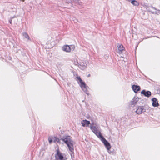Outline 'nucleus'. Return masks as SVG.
I'll return each mask as SVG.
<instances>
[{
    "label": "nucleus",
    "mask_w": 160,
    "mask_h": 160,
    "mask_svg": "<svg viewBox=\"0 0 160 160\" xmlns=\"http://www.w3.org/2000/svg\"><path fill=\"white\" fill-rule=\"evenodd\" d=\"M77 79L79 81L80 83V86L82 90L88 95H89V93L87 90V88H88V86H87L85 83L83 82L81 79L80 76L77 77Z\"/></svg>",
    "instance_id": "f03ea898"
},
{
    "label": "nucleus",
    "mask_w": 160,
    "mask_h": 160,
    "mask_svg": "<svg viewBox=\"0 0 160 160\" xmlns=\"http://www.w3.org/2000/svg\"><path fill=\"white\" fill-rule=\"evenodd\" d=\"M139 98L136 96H135L130 102L131 106H134L138 101Z\"/></svg>",
    "instance_id": "423d86ee"
},
{
    "label": "nucleus",
    "mask_w": 160,
    "mask_h": 160,
    "mask_svg": "<svg viewBox=\"0 0 160 160\" xmlns=\"http://www.w3.org/2000/svg\"><path fill=\"white\" fill-rule=\"evenodd\" d=\"M23 37H24L25 38L28 39V40H30V38L29 35H28L27 33L26 32H23L22 34Z\"/></svg>",
    "instance_id": "f3484780"
},
{
    "label": "nucleus",
    "mask_w": 160,
    "mask_h": 160,
    "mask_svg": "<svg viewBox=\"0 0 160 160\" xmlns=\"http://www.w3.org/2000/svg\"><path fill=\"white\" fill-rule=\"evenodd\" d=\"M100 139L103 143L104 145L107 149L108 151L110 150L111 148V146L110 143L106 140V139L103 137L102 136Z\"/></svg>",
    "instance_id": "20e7f679"
},
{
    "label": "nucleus",
    "mask_w": 160,
    "mask_h": 160,
    "mask_svg": "<svg viewBox=\"0 0 160 160\" xmlns=\"http://www.w3.org/2000/svg\"><path fill=\"white\" fill-rule=\"evenodd\" d=\"M74 1H75L76 2H78L79 0H73Z\"/></svg>",
    "instance_id": "bb28decb"
},
{
    "label": "nucleus",
    "mask_w": 160,
    "mask_h": 160,
    "mask_svg": "<svg viewBox=\"0 0 160 160\" xmlns=\"http://www.w3.org/2000/svg\"><path fill=\"white\" fill-rule=\"evenodd\" d=\"M73 63L75 65L79 67V63L78 62L77 60H75Z\"/></svg>",
    "instance_id": "a211bd4d"
},
{
    "label": "nucleus",
    "mask_w": 160,
    "mask_h": 160,
    "mask_svg": "<svg viewBox=\"0 0 160 160\" xmlns=\"http://www.w3.org/2000/svg\"><path fill=\"white\" fill-rule=\"evenodd\" d=\"M151 7L152 8L155 10H157V11L160 12V10H158L156 8H155L154 7H153V6H151Z\"/></svg>",
    "instance_id": "4be33fe9"
},
{
    "label": "nucleus",
    "mask_w": 160,
    "mask_h": 160,
    "mask_svg": "<svg viewBox=\"0 0 160 160\" xmlns=\"http://www.w3.org/2000/svg\"><path fill=\"white\" fill-rule=\"evenodd\" d=\"M55 158L56 160H62V159L64 158L62 153L55 155Z\"/></svg>",
    "instance_id": "f8f14e48"
},
{
    "label": "nucleus",
    "mask_w": 160,
    "mask_h": 160,
    "mask_svg": "<svg viewBox=\"0 0 160 160\" xmlns=\"http://www.w3.org/2000/svg\"><path fill=\"white\" fill-rule=\"evenodd\" d=\"M141 94L145 96L149 97L151 95V92L149 91H146L145 90H143L141 92Z\"/></svg>",
    "instance_id": "0eeeda50"
},
{
    "label": "nucleus",
    "mask_w": 160,
    "mask_h": 160,
    "mask_svg": "<svg viewBox=\"0 0 160 160\" xmlns=\"http://www.w3.org/2000/svg\"><path fill=\"white\" fill-rule=\"evenodd\" d=\"M16 18V16H13V17H10V19H13V18Z\"/></svg>",
    "instance_id": "393cba45"
},
{
    "label": "nucleus",
    "mask_w": 160,
    "mask_h": 160,
    "mask_svg": "<svg viewBox=\"0 0 160 160\" xmlns=\"http://www.w3.org/2000/svg\"><path fill=\"white\" fill-rule=\"evenodd\" d=\"M9 22L10 24H12V19H10L9 20Z\"/></svg>",
    "instance_id": "a878e982"
},
{
    "label": "nucleus",
    "mask_w": 160,
    "mask_h": 160,
    "mask_svg": "<svg viewBox=\"0 0 160 160\" xmlns=\"http://www.w3.org/2000/svg\"><path fill=\"white\" fill-rule=\"evenodd\" d=\"M152 101V105L154 107H157L159 105L158 101L157 99L155 98H153L151 99Z\"/></svg>",
    "instance_id": "9d476101"
},
{
    "label": "nucleus",
    "mask_w": 160,
    "mask_h": 160,
    "mask_svg": "<svg viewBox=\"0 0 160 160\" xmlns=\"http://www.w3.org/2000/svg\"><path fill=\"white\" fill-rule=\"evenodd\" d=\"M78 67L81 69L83 70L86 68L87 64L83 62H81L79 63V67Z\"/></svg>",
    "instance_id": "4468645a"
},
{
    "label": "nucleus",
    "mask_w": 160,
    "mask_h": 160,
    "mask_svg": "<svg viewBox=\"0 0 160 160\" xmlns=\"http://www.w3.org/2000/svg\"><path fill=\"white\" fill-rule=\"evenodd\" d=\"M132 90L135 93H137L138 92L140 91L141 89L140 86L134 84L132 85Z\"/></svg>",
    "instance_id": "6e6552de"
},
{
    "label": "nucleus",
    "mask_w": 160,
    "mask_h": 160,
    "mask_svg": "<svg viewBox=\"0 0 160 160\" xmlns=\"http://www.w3.org/2000/svg\"><path fill=\"white\" fill-rule=\"evenodd\" d=\"M62 50L66 52H69L71 50V48L68 45H64L62 48Z\"/></svg>",
    "instance_id": "1a4fd4ad"
},
{
    "label": "nucleus",
    "mask_w": 160,
    "mask_h": 160,
    "mask_svg": "<svg viewBox=\"0 0 160 160\" xmlns=\"http://www.w3.org/2000/svg\"><path fill=\"white\" fill-rule=\"evenodd\" d=\"M52 139H53V142L54 143L60 144V140H61L60 139H59L58 138L55 137H52Z\"/></svg>",
    "instance_id": "2eb2a0df"
},
{
    "label": "nucleus",
    "mask_w": 160,
    "mask_h": 160,
    "mask_svg": "<svg viewBox=\"0 0 160 160\" xmlns=\"http://www.w3.org/2000/svg\"><path fill=\"white\" fill-rule=\"evenodd\" d=\"M81 123L82 124L83 127H85L86 125L87 126H88V125L90 124V122L86 119L83 120L82 121Z\"/></svg>",
    "instance_id": "ddd939ff"
},
{
    "label": "nucleus",
    "mask_w": 160,
    "mask_h": 160,
    "mask_svg": "<svg viewBox=\"0 0 160 160\" xmlns=\"http://www.w3.org/2000/svg\"><path fill=\"white\" fill-rule=\"evenodd\" d=\"M90 127L92 131L100 139L102 136H103L101 133L98 131L96 126L92 125L90 126Z\"/></svg>",
    "instance_id": "7ed1b4c3"
},
{
    "label": "nucleus",
    "mask_w": 160,
    "mask_h": 160,
    "mask_svg": "<svg viewBox=\"0 0 160 160\" xmlns=\"http://www.w3.org/2000/svg\"><path fill=\"white\" fill-rule=\"evenodd\" d=\"M48 140L49 142V143L51 144L53 141V139H52V138L51 137H49L48 138Z\"/></svg>",
    "instance_id": "6ab92c4d"
},
{
    "label": "nucleus",
    "mask_w": 160,
    "mask_h": 160,
    "mask_svg": "<svg viewBox=\"0 0 160 160\" xmlns=\"http://www.w3.org/2000/svg\"><path fill=\"white\" fill-rule=\"evenodd\" d=\"M90 76V74H88V77H89Z\"/></svg>",
    "instance_id": "c85d7f7f"
},
{
    "label": "nucleus",
    "mask_w": 160,
    "mask_h": 160,
    "mask_svg": "<svg viewBox=\"0 0 160 160\" xmlns=\"http://www.w3.org/2000/svg\"><path fill=\"white\" fill-rule=\"evenodd\" d=\"M71 48H72L73 50L74 49V48H75V47L74 45H71Z\"/></svg>",
    "instance_id": "b1692460"
},
{
    "label": "nucleus",
    "mask_w": 160,
    "mask_h": 160,
    "mask_svg": "<svg viewBox=\"0 0 160 160\" xmlns=\"http://www.w3.org/2000/svg\"><path fill=\"white\" fill-rule=\"evenodd\" d=\"M56 151H57V153L55 154V155H56L57 154L58 155V154H60V153H61V152L60 151H59V149H57L56 150Z\"/></svg>",
    "instance_id": "412c9836"
},
{
    "label": "nucleus",
    "mask_w": 160,
    "mask_h": 160,
    "mask_svg": "<svg viewBox=\"0 0 160 160\" xmlns=\"http://www.w3.org/2000/svg\"><path fill=\"white\" fill-rule=\"evenodd\" d=\"M71 152V153H70V155L72 158L73 157L74 158V148H73V150L71 151H70Z\"/></svg>",
    "instance_id": "aec40b11"
},
{
    "label": "nucleus",
    "mask_w": 160,
    "mask_h": 160,
    "mask_svg": "<svg viewBox=\"0 0 160 160\" xmlns=\"http://www.w3.org/2000/svg\"><path fill=\"white\" fill-rule=\"evenodd\" d=\"M117 47L118 48V52L121 53L122 52V51L124 50L125 48L122 44H120L118 43L117 45Z\"/></svg>",
    "instance_id": "9b49d317"
},
{
    "label": "nucleus",
    "mask_w": 160,
    "mask_h": 160,
    "mask_svg": "<svg viewBox=\"0 0 160 160\" xmlns=\"http://www.w3.org/2000/svg\"><path fill=\"white\" fill-rule=\"evenodd\" d=\"M148 12H151L152 13L154 14V12L152 11L150 9H148Z\"/></svg>",
    "instance_id": "5701e85b"
},
{
    "label": "nucleus",
    "mask_w": 160,
    "mask_h": 160,
    "mask_svg": "<svg viewBox=\"0 0 160 160\" xmlns=\"http://www.w3.org/2000/svg\"><path fill=\"white\" fill-rule=\"evenodd\" d=\"M66 159L64 158L62 159V160H65Z\"/></svg>",
    "instance_id": "c756f323"
},
{
    "label": "nucleus",
    "mask_w": 160,
    "mask_h": 160,
    "mask_svg": "<svg viewBox=\"0 0 160 160\" xmlns=\"http://www.w3.org/2000/svg\"><path fill=\"white\" fill-rule=\"evenodd\" d=\"M60 139L67 145L69 151L73 150V142L70 136L64 135L60 138Z\"/></svg>",
    "instance_id": "f257e3e1"
},
{
    "label": "nucleus",
    "mask_w": 160,
    "mask_h": 160,
    "mask_svg": "<svg viewBox=\"0 0 160 160\" xmlns=\"http://www.w3.org/2000/svg\"><path fill=\"white\" fill-rule=\"evenodd\" d=\"M135 112L137 114H140L142 112H145L146 109L144 108V106H138Z\"/></svg>",
    "instance_id": "39448f33"
},
{
    "label": "nucleus",
    "mask_w": 160,
    "mask_h": 160,
    "mask_svg": "<svg viewBox=\"0 0 160 160\" xmlns=\"http://www.w3.org/2000/svg\"><path fill=\"white\" fill-rule=\"evenodd\" d=\"M154 14L158 15V12H154Z\"/></svg>",
    "instance_id": "cd10ccee"
},
{
    "label": "nucleus",
    "mask_w": 160,
    "mask_h": 160,
    "mask_svg": "<svg viewBox=\"0 0 160 160\" xmlns=\"http://www.w3.org/2000/svg\"><path fill=\"white\" fill-rule=\"evenodd\" d=\"M128 1L134 6H138L139 5V3L135 0H128Z\"/></svg>",
    "instance_id": "dca6fc26"
}]
</instances>
